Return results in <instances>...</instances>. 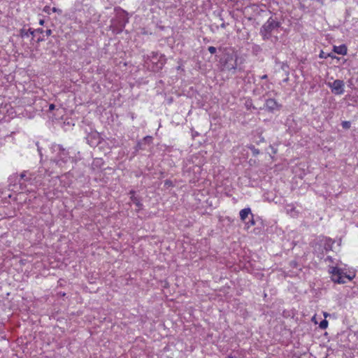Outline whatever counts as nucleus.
Masks as SVG:
<instances>
[{"label": "nucleus", "mask_w": 358, "mask_h": 358, "mask_svg": "<svg viewBox=\"0 0 358 358\" xmlns=\"http://www.w3.org/2000/svg\"><path fill=\"white\" fill-rule=\"evenodd\" d=\"M319 327L322 329H327L328 327V321L326 320H323L322 321L320 322Z\"/></svg>", "instance_id": "13"}, {"label": "nucleus", "mask_w": 358, "mask_h": 358, "mask_svg": "<svg viewBox=\"0 0 358 358\" xmlns=\"http://www.w3.org/2000/svg\"><path fill=\"white\" fill-rule=\"evenodd\" d=\"M280 27V23L279 22L272 17H269L260 29V34L263 39H271L275 32L278 33V28Z\"/></svg>", "instance_id": "2"}, {"label": "nucleus", "mask_w": 358, "mask_h": 358, "mask_svg": "<svg viewBox=\"0 0 358 358\" xmlns=\"http://www.w3.org/2000/svg\"><path fill=\"white\" fill-rule=\"evenodd\" d=\"M265 106L266 109L270 112L279 110L281 108V105L278 103L274 99H267L266 100Z\"/></svg>", "instance_id": "5"}, {"label": "nucleus", "mask_w": 358, "mask_h": 358, "mask_svg": "<svg viewBox=\"0 0 358 358\" xmlns=\"http://www.w3.org/2000/svg\"><path fill=\"white\" fill-rule=\"evenodd\" d=\"M51 32H52V31H51V30H50V29H48V30H47V31H46V34H47L48 36H49V35H50V34H51Z\"/></svg>", "instance_id": "20"}, {"label": "nucleus", "mask_w": 358, "mask_h": 358, "mask_svg": "<svg viewBox=\"0 0 358 358\" xmlns=\"http://www.w3.org/2000/svg\"><path fill=\"white\" fill-rule=\"evenodd\" d=\"M13 178H14L15 180H17V178H18V175L17 173L14 174L13 176ZM19 177H20V179L18 180L19 182H21L22 180H28V178H27V171H23L22 172L20 175H19Z\"/></svg>", "instance_id": "10"}, {"label": "nucleus", "mask_w": 358, "mask_h": 358, "mask_svg": "<svg viewBox=\"0 0 358 358\" xmlns=\"http://www.w3.org/2000/svg\"><path fill=\"white\" fill-rule=\"evenodd\" d=\"M52 11H53L54 13H56V12H57V9L56 8H55V7H54V8H52Z\"/></svg>", "instance_id": "22"}, {"label": "nucleus", "mask_w": 358, "mask_h": 358, "mask_svg": "<svg viewBox=\"0 0 358 358\" xmlns=\"http://www.w3.org/2000/svg\"><path fill=\"white\" fill-rule=\"evenodd\" d=\"M341 125L343 129H348L350 127L351 123L349 121H343L342 122Z\"/></svg>", "instance_id": "14"}, {"label": "nucleus", "mask_w": 358, "mask_h": 358, "mask_svg": "<svg viewBox=\"0 0 358 358\" xmlns=\"http://www.w3.org/2000/svg\"><path fill=\"white\" fill-rule=\"evenodd\" d=\"M347 50V47L345 45L334 47V51L339 55H345Z\"/></svg>", "instance_id": "8"}, {"label": "nucleus", "mask_w": 358, "mask_h": 358, "mask_svg": "<svg viewBox=\"0 0 358 358\" xmlns=\"http://www.w3.org/2000/svg\"><path fill=\"white\" fill-rule=\"evenodd\" d=\"M34 31H31L30 29L28 30V31H25V30H22L21 31V36L22 38H24V37H29V35H33L34 34Z\"/></svg>", "instance_id": "12"}, {"label": "nucleus", "mask_w": 358, "mask_h": 358, "mask_svg": "<svg viewBox=\"0 0 358 358\" xmlns=\"http://www.w3.org/2000/svg\"><path fill=\"white\" fill-rule=\"evenodd\" d=\"M245 228L247 229H250L251 227L255 225V219H254V215L252 213L251 215H250V217L248 221H246L245 222Z\"/></svg>", "instance_id": "11"}, {"label": "nucleus", "mask_w": 358, "mask_h": 358, "mask_svg": "<svg viewBox=\"0 0 358 358\" xmlns=\"http://www.w3.org/2000/svg\"><path fill=\"white\" fill-rule=\"evenodd\" d=\"M37 31L40 32V33H42L43 32V30L41 29H38L36 30Z\"/></svg>", "instance_id": "24"}, {"label": "nucleus", "mask_w": 358, "mask_h": 358, "mask_svg": "<svg viewBox=\"0 0 358 358\" xmlns=\"http://www.w3.org/2000/svg\"><path fill=\"white\" fill-rule=\"evenodd\" d=\"M262 79H266L267 78V75H264L261 77Z\"/></svg>", "instance_id": "21"}, {"label": "nucleus", "mask_w": 358, "mask_h": 358, "mask_svg": "<svg viewBox=\"0 0 358 358\" xmlns=\"http://www.w3.org/2000/svg\"><path fill=\"white\" fill-rule=\"evenodd\" d=\"M251 214H252V211L250 208H245L242 209L239 213V215H240V218H241V221L245 223L246 222V219L249 216H250Z\"/></svg>", "instance_id": "7"}, {"label": "nucleus", "mask_w": 358, "mask_h": 358, "mask_svg": "<svg viewBox=\"0 0 358 358\" xmlns=\"http://www.w3.org/2000/svg\"><path fill=\"white\" fill-rule=\"evenodd\" d=\"M329 273L331 275V280L338 284L346 283L351 281L355 277L354 273L350 272L347 273L343 268L336 266L330 267Z\"/></svg>", "instance_id": "1"}, {"label": "nucleus", "mask_w": 358, "mask_h": 358, "mask_svg": "<svg viewBox=\"0 0 358 358\" xmlns=\"http://www.w3.org/2000/svg\"><path fill=\"white\" fill-rule=\"evenodd\" d=\"M320 58H327V56L324 55L323 51H321V52L320 54Z\"/></svg>", "instance_id": "17"}, {"label": "nucleus", "mask_w": 358, "mask_h": 358, "mask_svg": "<svg viewBox=\"0 0 358 358\" xmlns=\"http://www.w3.org/2000/svg\"><path fill=\"white\" fill-rule=\"evenodd\" d=\"M134 193H135L134 191L130 192V194L131 195V199L134 202V203H135L136 206L140 209L142 206V203H141L140 199L134 196Z\"/></svg>", "instance_id": "9"}, {"label": "nucleus", "mask_w": 358, "mask_h": 358, "mask_svg": "<svg viewBox=\"0 0 358 358\" xmlns=\"http://www.w3.org/2000/svg\"><path fill=\"white\" fill-rule=\"evenodd\" d=\"M58 159H57V164L61 166L62 164H66L69 159V152L63 148L61 145H57Z\"/></svg>", "instance_id": "4"}, {"label": "nucleus", "mask_w": 358, "mask_h": 358, "mask_svg": "<svg viewBox=\"0 0 358 358\" xmlns=\"http://www.w3.org/2000/svg\"><path fill=\"white\" fill-rule=\"evenodd\" d=\"M224 68L228 71L236 70L237 68V59L232 57H228L224 64Z\"/></svg>", "instance_id": "6"}, {"label": "nucleus", "mask_w": 358, "mask_h": 358, "mask_svg": "<svg viewBox=\"0 0 358 358\" xmlns=\"http://www.w3.org/2000/svg\"><path fill=\"white\" fill-rule=\"evenodd\" d=\"M147 138H149V140H151L152 139V137L150 136H148L145 138V140H147Z\"/></svg>", "instance_id": "23"}, {"label": "nucleus", "mask_w": 358, "mask_h": 358, "mask_svg": "<svg viewBox=\"0 0 358 358\" xmlns=\"http://www.w3.org/2000/svg\"><path fill=\"white\" fill-rule=\"evenodd\" d=\"M327 85L331 88L333 94L341 95L344 93L345 83L343 80H335L333 83H328Z\"/></svg>", "instance_id": "3"}, {"label": "nucleus", "mask_w": 358, "mask_h": 358, "mask_svg": "<svg viewBox=\"0 0 358 358\" xmlns=\"http://www.w3.org/2000/svg\"><path fill=\"white\" fill-rule=\"evenodd\" d=\"M44 22H45V21H44V20H43V19H41V20H39V24H40L41 25H43Z\"/></svg>", "instance_id": "19"}, {"label": "nucleus", "mask_w": 358, "mask_h": 358, "mask_svg": "<svg viewBox=\"0 0 358 358\" xmlns=\"http://www.w3.org/2000/svg\"><path fill=\"white\" fill-rule=\"evenodd\" d=\"M166 184H167V185H169V181H166Z\"/></svg>", "instance_id": "26"}, {"label": "nucleus", "mask_w": 358, "mask_h": 358, "mask_svg": "<svg viewBox=\"0 0 358 358\" xmlns=\"http://www.w3.org/2000/svg\"><path fill=\"white\" fill-rule=\"evenodd\" d=\"M55 108V105L54 104H50V106H49V110H52Z\"/></svg>", "instance_id": "18"}, {"label": "nucleus", "mask_w": 358, "mask_h": 358, "mask_svg": "<svg viewBox=\"0 0 358 358\" xmlns=\"http://www.w3.org/2000/svg\"><path fill=\"white\" fill-rule=\"evenodd\" d=\"M208 50L209 52L212 55L215 54L216 52V48L213 46L208 47Z\"/></svg>", "instance_id": "16"}, {"label": "nucleus", "mask_w": 358, "mask_h": 358, "mask_svg": "<svg viewBox=\"0 0 358 358\" xmlns=\"http://www.w3.org/2000/svg\"><path fill=\"white\" fill-rule=\"evenodd\" d=\"M166 184H167V185H169V181H166Z\"/></svg>", "instance_id": "25"}, {"label": "nucleus", "mask_w": 358, "mask_h": 358, "mask_svg": "<svg viewBox=\"0 0 358 358\" xmlns=\"http://www.w3.org/2000/svg\"><path fill=\"white\" fill-rule=\"evenodd\" d=\"M250 149L252 151V153L255 155H258L259 153V150L255 148L254 145L250 146Z\"/></svg>", "instance_id": "15"}]
</instances>
